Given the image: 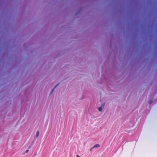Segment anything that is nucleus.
Here are the masks:
<instances>
[{
    "mask_svg": "<svg viewBox=\"0 0 157 157\" xmlns=\"http://www.w3.org/2000/svg\"><path fill=\"white\" fill-rule=\"evenodd\" d=\"M152 102V100H151L149 101V103L150 104H151Z\"/></svg>",
    "mask_w": 157,
    "mask_h": 157,
    "instance_id": "nucleus-5",
    "label": "nucleus"
},
{
    "mask_svg": "<svg viewBox=\"0 0 157 157\" xmlns=\"http://www.w3.org/2000/svg\"><path fill=\"white\" fill-rule=\"evenodd\" d=\"M58 85H59L58 84H57V85H56V86L54 87V89H53L52 90V91H51V93L50 94H52V93L53 91H54V89H55V88L57 87V86Z\"/></svg>",
    "mask_w": 157,
    "mask_h": 157,
    "instance_id": "nucleus-4",
    "label": "nucleus"
},
{
    "mask_svg": "<svg viewBox=\"0 0 157 157\" xmlns=\"http://www.w3.org/2000/svg\"><path fill=\"white\" fill-rule=\"evenodd\" d=\"M77 157H80V156L78 155H77Z\"/></svg>",
    "mask_w": 157,
    "mask_h": 157,
    "instance_id": "nucleus-7",
    "label": "nucleus"
},
{
    "mask_svg": "<svg viewBox=\"0 0 157 157\" xmlns=\"http://www.w3.org/2000/svg\"><path fill=\"white\" fill-rule=\"evenodd\" d=\"M100 145L99 144H97L94 145L91 149V150L94 147H100Z\"/></svg>",
    "mask_w": 157,
    "mask_h": 157,
    "instance_id": "nucleus-2",
    "label": "nucleus"
},
{
    "mask_svg": "<svg viewBox=\"0 0 157 157\" xmlns=\"http://www.w3.org/2000/svg\"><path fill=\"white\" fill-rule=\"evenodd\" d=\"M40 132L39 131H37L36 132V136L35 137V138H37L39 136V135Z\"/></svg>",
    "mask_w": 157,
    "mask_h": 157,
    "instance_id": "nucleus-3",
    "label": "nucleus"
},
{
    "mask_svg": "<svg viewBox=\"0 0 157 157\" xmlns=\"http://www.w3.org/2000/svg\"><path fill=\"white\" fill-rule=\"evenodd\" d=\"M29 150H27L26 151V153H28V151H29Z\"/></svg>",
    "mask_w": 157,
    "mask_h": 157,
    "instance_id": "nucleus-6",
    "label": "nucleus"
},
{
    "mask_svg": "<svg viewBox=\"0 0 157 157\" xmlns=\"http://www.w3.org/2000/svg\"><path fill=\"white\" fill-rule=\"evenodd\" d=\"M104 107V105L102 104V105H101V106L98 108V109L99 110V111L100 112H101L102 111L103 108Z\"/></svg>",
    "mask_w": 157,
    "mask_h": 157,
    "instance_id": "nucleus-1",
    "label": "nucleus"
}]
</instances>
